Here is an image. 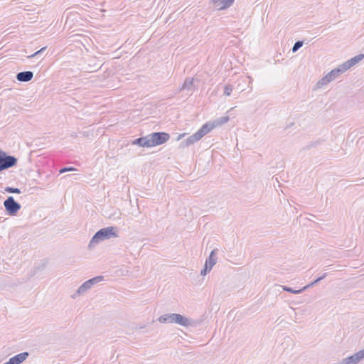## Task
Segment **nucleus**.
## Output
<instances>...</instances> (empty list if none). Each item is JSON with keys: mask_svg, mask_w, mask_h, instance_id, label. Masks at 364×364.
Masks as SVG:
<instances>
[{"mask_svg": "<svg viewBox=\"0 0 364 364\" xmlns=\"http://www.w3.org/2000/svg\"><path fill=\"white\" fill-rule=\"evenodd\" d=\"M117 229V228L112 226L100 229L93 235L92 238L90 241L88 247L90 248L102 241L109 240L112 237H117L118 233Z\"/></svg>", "mask_w": 364, "mask_h": 364, "instance_id": "1", "label": "nucleus"}, {"mask_svg": "<svg viewBox=\"0 0 364 364\" xmlns=\"http://www.w3.org/2000/svg\"><path fill=\"white\" fill-rule=\"evenodd\" d=\"M17 161L16 157L8 155L5 151L0 149V172L15 166Z\"/></svg>", "mask_w": 364, "mask_h": 364, "instance_id": "2", "label": "nucleus"}, {"mask_svg": "<svg viewBox=\"0 0 364 364\" xmlns=\"http://www.w3.org/2000/svg\"><path fill=\"white\" fill-rule=\"evenodd\" d=\"M150 147L161 145L170 139L169 134L166 132H154L148 134Z\"/></svg>", "mask_w": 364, "mask_h": 364, "instance_id": "3", "label": "nucleus"}, {"mask_svg": "<svg viewBox=\"0 0 364 364\" xmlns=\"http://www.w3.org/2000/svg\"><path fill=\"white\" fill-rule=\"evenodd\" d=\"M104 279V277L102 276H97L95 277H93L92 279H90L89 280L85 282L82 284H81L76 292L72 296L73 299L76 298L77 296H80L81 294H85L87 290L92 288V287L102 281Z\"/></svg>", "mask_w": 364, "mask_h": 364, "instance_id": "4", "label": "nucleus"}, {"mask_svg": "<svg viewBox=\"0 0 364 364\" xmlns=\"http://www.w3.org/2000/svg\"><path fill=\"white\" fill-rule=\"evenodd\" d=\"M4 205L7 214L10 216L16 215L21 208V204L16 202L13 196H9L4 201Z\"/></svg>", "mask_w": 364, "mask_h": 364, "instance_id": "5", "label": "nucleus"}, {"mask_svg": "<svg viewBox=\"0 0 364 364\" xmlns=\"http://www.w3.org/2000/svg\"><path fill=\"white\" fill-rule=\"evenodd\" d=\"M177 323L184 327H188L193 325L192 319L182 316L179 314H171L170 323Z\"/></svg>", "mask_w": 364, "mask_h": 364, "instance_id": "6", "label": "nucleus"}, {"mask_svg": "<svg viewBox=\"0 0 364 364\" xmlns=\"http://www.w3.org/2000/svg\"><path fill=\"white\" fill-rule=\"evenodd\" d=\"M364 358V349L344 358L341 364H357Z\"/></svg>", "mask_w": 364, "mask_h": 364, "instance_id": "7", "label": "nucleus"}, {"mask_svg": "<svg viewBox=\"0 0 364 364\" xmlns=\"http://www.w3.org/2000/svg\"><path fill=\"white\" fill-rule=\"evenodd\" d=\"M364 58L363 54H360L358 55L354 56L353 58H350V60L346 61L345 63H342L343 68L344 70H348L353 66H354L355 64H357L358 62H360L363 58Z\"/></svg>", "mask_w": 364, "mask_h": 364, "instance_id": "8", "label": "nucleus"}, {"mask_svg": "<svg viewBox=\"0 0 364 364\" xmlns=\"http://www.w3.org/2000/svg\"><path fill=\"white\" fill-rule=\"evenodd\" d=\"M343 68V64L338 65L335 69H333L329 73L326 74L327 77H328L330 82L334 80L338 76H339L341 74L345 73L346 70H344Z\"/></svg>", "mask_w": 364, "mask_h": 364, "instance_id": "9", "label": "nucleus"}, {"mask_svg": "<svg viewBox=\"0 0 364 364\" xmlns=\"http://www.w3.org/2000/svg\"><path fill=\"white\" fill-rule=\"evenodd\" d=\"M196 89V88L194 85V79L193 77H187L184 80L182 86L179 88V91L188 90L190 92H193Z\"/></svg>", "mask_w": 364, "mask_h": 364, "instance_id": "10", "label": "nucleus"}, {"mask_svg": "<svg viewBox=\"0 0 364 364\" xmlns=\"http://www.w3.org/2000/svg\"><path fill=\"white\" fill-rule=\"evenodd\" d=\"M215 127H216L214 122H209L203 124L197 132L198 135H200V137L202 138L203 136L209 133Z\"/></svg>", "mask_w": 364, "mask_h": 364, "instance_id": "11", "label": "nucleus"}, {"mask_svg": "<svg viewBox=\"0 0 364 364\" xmlns=\"http://www.w3.org/2000/svg\"><path fill=\"white\" fill-rule=\"evenodd\" d=\"M28 356L29 353L28 352H23L11 357L9 360L13 364H21L25 361Z\"/></svg>", "mask_w": 364, "mask_h": 364, "instance_id": "12", "label": "nucleus"}, {"mask_svg": "<svg viewBox=\"0 0 364 364\" xmlns=\"http://www.w3.org/2000/svg\"><path fill=\"white\" fill-rule=\"evenodd\" d=\"M33 77V73L31 71H23L17 73L16 79L19 82H28Z\"/></svg>", "mask_w": 364, "mask_h": 364, "instance_id": "13", "label": "nucleus"}, {"mask_svg": "<svg viewBox=\"0 0 364 364\" xmlns=\"http://www.w3.org/2000/svg\"><path fill=\"white\" fill-rule=\"evenodd\" d=\"M213 1L219 10L229 8L234 3V0H213Z\"/></svg>", "mask_w": 364, "mask_h": 364, "instance_id": "14", "label": "nucleus"}, {"mask_svg": "<svg viewBox=\"0 0 364 364\" xmlns=\"http://www.w3.org/2000/svg\"><path fill=\"white\" fill-rule=\"evenodd\" d=\"M132 144L137 145L141 147L150 148L149 139L148 135L134 139Z\"/></svg>", "mask_w": 364, "mask_h": 364, "instance_id": "15", "label": "nucleus"}, {"mask_svg": "<svg viewBox=\"0 0 364 364\" xmlns=\"http://www.w3.org/2000/svg\"><path fill=\"white\" fill-rule=\"evenodd\" d=\"M201 139L200 136L198 135V132H196L195 134H192L191 136H188L185 141L181 142L182 146H188L191 144H193L194 143L197 142Z\"/></svg>", "mask_w": 364, "mask_h": 364, "instance_id": "16", "label": "nucleus"}, {"mask_svg": "<svg viewBox=\"0 0 364 364\" xmlns=\"http://www.w3.org/2000/svg\"><path fill=\"white\" fill-rule=\"evenodd\" d=\"M218 250L215 249L213 250L208 257V258L206 259L205 265H207L208 267H210L211 269L213 267V266L216 264L217 258H216V252Z\"/></svg>", "mask_w": 364, "mask_h": 364, "instance_id": "17", "label": "nucleus"}, {"mask_svg": "<svg viewBox=\"0 0 364 364\" xmlns=\"http://www.w3.org/2000/svg\"><path fill=\"white\" fill-rule=\"evenodd\" d=\"M282 289H283L284 291H286L287 292H290V293H292V294H301V293H302L304 291V288L300 289L299 290H294L292 288L287 287V286H282Z\"/></svg>", "mask_w": 364, "mask_h": 364, "instance_id": "18", "label": "nucleus"}, {"mask_svg": "<svg viewBox=\"0 0 364 364\" xmlns=\"http://www.w3.org/2000/svg\"><path fill=\"white\" fill-rule=\"evenodd\" d=\"M229 120V117H220L216 120H214V123L215 124V127H218V126H220V125H223L224 124H225L226 122H228V121Z\"/></svg>", "mask_w": 364, "mask_h": 364, "instance_id": "19", "label": "nucleus"}, {"mask_svg": "<svg viewBox=\"0 0 364 364\" xmlns=\"http://www.w3.org/2000/svg\"><path fill=\"white\" fill-rule=\"evenodd\" d=\"M170 319H171V314H164V315L161 316L158 318V321L162 323H170Z\"/></svg>", "mask_w": 364, "mask_h": 364, "instance_id": "20", "label": "nucleus"}, {"mask_svg": "<svg viewBox=\"0 0 364 364\" xmlns=\"http://www.w3.org/2000/svg\"><path fill=\"white\" fill-rule=\"evenodd\" d=\"M329 82H330L328 77H327V75H326L323 77H322L320 80L318 81L317 86L318 87H321V86L326 85Z\"/></svg>", "mask_w": 364, "mask_h": 364, "instance_id": "21", "label": "nucleus"}, {"mask_svg": "<svg viewBox=\"0 0 364 364\" xmlns=\"http://www.w3.org/2000/svg\"><path fill=\"white\" fill-rule=\"evenodd\" d=\"M5 191L9 193H21V190L18 188H13V187H6Z\"/></svg>", "mask_w": 364, "mask_h": 364, "instance_id": "22", "label": "nucleus"}, {"mask_svg": "<svg viewBox=\"0 0 364 364\" xmlns=\"http://www.w3.org/2000/svg\"><path fill=\"white\" fill-rule=\"evenodd\" d=\"M303 44H304V43H303V41H296V42L294 44L293 47H292V49H291V50H292V52H293V53L296 52V51H297V50H299V48L303 46Z\"/></svg>", "mask_w": 364, "mask_h": 364, "instance_id": "23", "label": "nucleus"}, {"mask_svg": "<svg viewBox=\"0 0 364 364\" xmlns=\"http://www.w3.org/2000/svg\"><path fill=\"white\" fill-rule=\"evenodd\" d=\"M232 91V85H225L224 87V95L226 96H230Z\"/></svg>", "mask_w": 364, "mask_h": 364, "instance_id": "24", "label": "nucleus"}, {"mask_svg": "<svg viewBox=\"0 0 364 364\" xmlns=\"http://www.w3.org/2000/svg\"><path fill=\"white\" fill-rule=\"evenodd\" d=\"M211 268L208 267L207 265H204L203 269L200 272V274L202 276H205L208 272L211 271Z\"/></svg>", "mask_w": 364, "mask_h": 364, "instance_id": "25", "label": "nucleus"}, {"mask_svg": "<svg viewBox=\"0 0 364 364\" xmlns=\"http://www.w3.org/2000/svg\"><path fill=\"white\" fill-rule=\"evenodd\" d=\"M75 168L74 167H63L60 169L59 172L60 173H65L67 171H75Z\"/></svg>", "mask_w": 364, "mask_h": 364, "instance_id": "26", "label": "nucleus"}, {"mask_svg": "<svg viewBox=\"0 0 364 364\" xmlns=\"http://www.w3.org/2000/svg\"><path fill=\"white\" fill-rule=\"evenodd\" d=\"M46 49V47H43V48H41L39 50L34 53L33 54L29 55L28 58H34V57L37 56L38 55L42 53Z\"/></svg>", "mask_w": 364, "mask_h": 364, "instance_id": "27", "label": "nucleus"}, {"mask_svg": "<svg viewBox=\"0 0 364 364\" xmlns=\"http://www.w3.org/2000/svg\"><path fill=\"white\" fill-rule=\"evenodd\" d=\"M316 284H317V281L315 279L314 281H313L311 284L304 287L303 288L304 289V291L307 289H309V287L315 285Z\"/></svg>", "mask_w": 364, "mask_h": 364, "instance_id": "28", "label": "nucleus"}, {"mask_svg": "<svg viewBox=\"0 0 364 364\" xmlns=\"http://www.w3.org/2000/svg\"><path fill=\"white\" fill-rule=\"evenodd\" d=\"M327 274L326 273H324L322 276L318 277L316 280L317 281V283L320 281H321L322 279H323L326 277Z\"/></svg>", "mask_w": 364, "mask_h": 364, "instance_id": "29", "label": "nucleus"}, {"mask_svg": "<svg viewBox=\"0 0 364 364\" xmlns=\"http://www.w3.org/2000/svg\"><path fill=\"white\" fill-rule=\"evenodd\" d=\"M4 364H13L10 360H9L7 362H6Z\"/></svg>", "mask_w": 364, "mask_h": 364, "instance_id": "30", "label": "nucleus"}, {"mask_svg": "<svg viewBox=\"0 0 364 364\" xmlns=\"http://www.w3.org/2000/svg\"><path fill=\"white\" fill-rule=\"evenodd\" d=\"M144 327V326H141L139 327V328H143Z\"/></svg>", "mask_w": 364, "mask_h": 364, "instance_id": "31", "label": "nucleus"}]
</instances>
